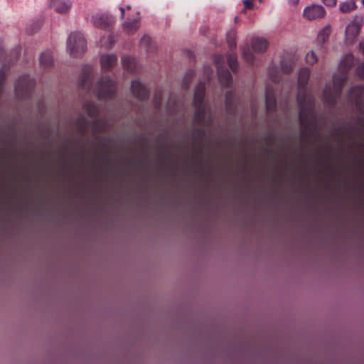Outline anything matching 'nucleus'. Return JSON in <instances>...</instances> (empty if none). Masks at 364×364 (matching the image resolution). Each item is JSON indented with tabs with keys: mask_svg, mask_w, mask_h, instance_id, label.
Returning <instances> with one entry per match:
<instances>
[{
	"mask_svg": "<svg viewBox=\"0 0 364 364\" xmlns=\"http://www.w3.org/2000/svg\"><path fill=\"white\" fill-rule=\"evenodd\" d=\"M309 76V68H304L300 70L298 78L297 102L299 107V121L305 129H311L315 125L314 98L306 87Z\"/></svg>",
	"mask_w": 364,
	"mask_h": 364,
	"instance_id": "obj_1",
	"label": "nucleus"
},
{
	"mask_svg": "<svg viewBox=\"0 0 364 364\" xmlns=\"http://www.w3.org/2000/svg\"><path fill=\"white\" fill-rule=\"evenodd\" d=\"M355 63V59L353 54H347L341 60L338 65V73L333 76L332 87L327 85L324 91L323 97L327 103L333 105L336 100L341 95L343 82L347 78V72Z\"/></svg>",
	"mask_w": 364,
	"mask_h": 364,
	"instance_id": "obj_2",
	"label": "nucleus"
},
{
	"mask_svg": "<svg viewBox=\"0 0 364 364\" xmlns=\"http://www.w3.org/2000/svg\"><path fill=\"white\" fill-rule=\"evenodd\" d=\"M205 87L202 82L199 83L194 93V106L196 109L195 122L202 125L208 126L212 120V114L209 107L204 103Z\"/></svg>",
	"mask_w": 364,
	"mask_h": 364,
	"instance_id": "obj_3",
	"label": "nucleus"
},
{
	"mask_svg": "<svg viewBox=\"0 0 364 364\" xmlns=\"http://www.w3.org/2000/svg\"><path fill=\"white\" fill-rule=\"evenodd\" d=\"M87 50V43L83 35L79 32L70 34L67 40V51L70 55L77 58L83 55Z\"/></svg>",
	"mask_w": 364,
	"mask_h": 364,
	"instance_id": "obj_4",
	"label": "nucleus"
},
{
	"mask_svg": "<svg viewBox=\"0 0 364 364\" xmlns=\"http://www.w3.org/2000/svg\"><path fill=\"white\" fill-rule=\"evenodd\" d=\"M97 92L100 99L112 98L115 92L114 82L108 76L102 77L98 82Z\"/></svg>",
	"mask_w": 364,
	"mask_h": 364,
	"instance_id": "obj_5",
	"label": "nucleus"
},
{
	"mask_svg": "<svg viewBox=\"0 0 364 364\" xmlns=\"http://www.w3.org/2000/svg\"><path fill=\"white\" fill-rule=\"evenodd\" d=\"M214 62L218 70V78L223 86L228 87L232 83V76L230 72L225 68V59L221 55L214 58Z\"/></svg>",
	"mask_w": 364,
	"mask_h": 364,
	"instance_id": "obj_6",
	"label": "nucleus"
},
{
	"mask_svg": "<svg viewBox=\"0 0 364 364\" xmlns=\"http://www.w3.org/2000/svg\"><path fill=\"white\" fill-rule=\"evenodd\" d=\"M35 82L28 75L21 77L15 85V90L18 97H26L34 87Z\"/></svg>",
	"mask_w": 364,
	"mask_h": 364,
	"instance_id": "obj_7",
	"label": "nucleus"
},
{
	"mask_svg": "<svg viewBox=\"0 0 364 364\" xmlns=\"http://www.w3.org/2000/svg\"><path fill=\"white\" fill-rule=\"evenodd\" d=\"M326 14L325 9L318 4H311L303 11V16L308 21H314L323 18Z\"/></svg>",
	"mask_w": 364,
	"mask_h": 364,
	"instance_id": "obj_8",
	"label": "nucleus"
},
{
	"mask_svg": "<svg viewBox=\"0 0 364 364\" xmlns=\"http://www.w3.org/2000/svg\"><path fill=\"white\" fill-rule=\"evenodd\" d=\"M360 29V24L355 20L347 25L345 31V43L346 45H352L356 41Z\"/></svg>",
	"mask_w": 364,
	"mask_h": 364,
	"instance_id": "obj_9",
	"label": "nucleus"
},
{
	"mask_svg": "<svg viewBox=\"0 0 364 364\" xmlns=\"http://www.w3.org/2000/svg\"><path fill=\"white\" fill-rule=\"evenodd\" d=\"M92 21L95 27L105 29L114 23V18L107 14H96Z\"/></svg>",
	"mask_w": 364,
	"mask_h": 364,
	"instance_id": "obj_10",
	"label": "nucleus"
},
{
	"mask_svg": "<svg viewBox=\"0 0 364 364\" xmlns=\"http://www.w3.org/2000/svg\"><path fill=\"white\" fill-rule=\"evenodd\" d=\"M50 6L58 14H66L72 6L70 0H50Z\"/></svg>",
	"mask_w": 364,
	"mask_h": 364,
	"instance_id": "obj_11",
	"label": "nucleus"
},
{
	"mask_svg": "<svg viewBox=\"0 0 364 364\" xmlns=\"http://www.w3.org/2000/svg\"><path fill=\"white\" fill-rule=\"evenodd\" d=\"M117 58L114 54L102 55L100 58V63L102 70L109 71L117 64Z\"/></svg>",
	"mask_w": 364,
	"mask_h": 364,
	"instance_id": "obj_12",
	"label": "nucleus"
},
{
	"mask_svg": "<svg viewBox=\"0 0 364 364\" xmlns=\"http://www.w3.org/2000/svg\"><path fill=\"white\" fill-rule=\"evenodd\" d=\"M251 45L253 50L258 53H264L269 46V42L262 37H255L251 41Z\"/></svg>",
	"mask_w": 364,
	"mask_h": 364,
	"instance_id": "obj_13",
	"label": "nucleus"
},
{
	"mask_svg": "<svg viewBox=\"0 0 364 364\" xmlns=\"http://www.w3.org/2000/svg\"><path fill=\"white\" fill-rule=\"evenodd\" d=\"M132 91L133 95L138 99L143 100L148 96V91L146 87L139 81H133L132 82Z\"/></svg>",
	"mask_w": 364,
	"mask_h": 364,
	"instance_id": "obj_14",
	"label": "nucleus"
},
{
	"mask_svg": "<svg viewBox=\"0 0 364 364\" xmlns=\"http://www.w3.org/2000/svg\"><path fill=\"white\" fill-rule=\"evenodd\" d=\"M140 27V18L128 20L123 23V30L127 34L134 33Z\"/></svg>",
	"mask_w": 364,
	"mask_h": 364,
	"instance_id": "obj_15",
	"label": "nucleus"
},
{
	"mask_svg": "<svg viewBox=\"0 0 364 364\" xmlns=\"http://www.w3.org/2000/svg\"><path fill=\"white\" fill-rule=\"evenodd\" d=\"M92 68L90 66H86L80 75L81 85L84 88H89L92 80Z\"/></svg>",
	"mask_w": 364,
	"mask_h": 364,
	"instance_id": "obj_16",
	"label": "nucleus"
},
{
	"mask_svg": "<svg viewBox=\"0 0 364 364\" xmlns=\"http://www.w3.org/2000/svg\"><path fill=\"white\" fill-rule=\"evenodd\" d=\"M331 33L330 26H326L321 29L318 34L316 42L321 49L323 48V45L328 41Z\"/></svg>",
	"mask_w": 364,
	"mask_h": 364,
	"instance_id": "obj_17",
	"label": "nucleus"
},
{
	"mask_svg": "<svg viewBox=\"0 0 364 364\" xmlns=\"http://www.w3.org/2000/svg\"><path fill=\"white\" fill-rule=\"evenodd\" d=\"M94 134L105 132L109 128V124L105 119L94 120L90 125Z\"/></svg>",
	"mask_w": 364,
	"mask_h": 364,
	"instance_id": "obj_18",
	"label": "nucleus"
},
{
	"mask_svg": "<svg viewBox=\"0 0 364 364\" xmlns=\"http://www.w3.org/2000/svg\"><path fill=\"white\" fill-rule=\"evenodd\" d=\"M40 65L43 68H48L53 64V58L50 51H45L40 55Z\"/></svg>",
	"mask_w": 364,
	"mask_h": 364,
	"instance_id": "obj_19",
	"label": "nucleus"
},
{
	"mask_svg": "<svg viewBox=\"0 0 364 364\" xmlns=\"http://www.w3.org/2000/svg\"><path fill=\"white\" fill-rule=\"evenodd\" d=\"M122 64L124 68L130 73L137 71L136 63L134 58L124 56L122 58Z\"/></svg>",
	"mask_w": 364,
	"mask_h": 364,
	"instance_id": "obj_20",
	"label": "nucleus"
},
{
	"mask_svg": "<svg viewBox=\"0 0 364 364\" xmlns=\"http://www.w3.org/2000/svg\"><path fill=\"white\" fill-rule=\"evenodd\" d=\"M356 0H349L340 4L339 9L343 13H349L356 9Z\"/></svg>",
	"mask_w": 364,
	"mask_h": 364,
	"instance_id": "obj_21",
	"label": "nucleus"
},
{
	"mask_svg": "<svg viewBox=\"0 0 364 364\" xmlns=\"http://www.w3.org/2000/svg\"><path fill=\"white\" fill-rule=\"evenodd\" d=\"M276 107V100L274 95L270 92L267 91L266 93V109L267 112L269 113Z\"/></svg>",
	"mask_w": 364,
	"mask_h": 364,
	"instance_id": "obj_22",
	"label": "nucleus"
},
{
	"mask_svg": "<svg viewBox=\"0 0 364 364\" xmlns=\"http://www.w3.org/2000/svg\"><path fill=\"white\" fill-rule=\"evenodd\" d=\"M236 31L232 29L227 33V41L229 48L232 50L236 48Z\"/></svg>",
	"mask_w": 364,
	"mask_h": 364,
	"instance_id": "obj_23",
	"label": "nucleus"
},
{
	"mask_svg": "<svg viewBox=\"0 0 364 364\" xmlns=\"http://www.w3.org/2000/svg\"><path fill=\"white\" fill-rule=\"evenodd\" d=\"M242 56L248 64H252L254 62L255 57L252 53L250 51L248 45L243 46L242 48Z\"/></svg>",
	"mask_w": 364,
	"mask_h": 364,
	"instance_id": "obj_24",
	"label": "nucleus"
},
{
	"mask_svg": "<svg viewBox=\"0 0 364 364\" xmlns=\"http://www.w3.org/2000/svg\"><path fill=\"white\" fill-rule=\"evenodd\" d=\"M84 109L86 113L90 117H95L97 112V107L92 102H87L84 105Z\"/></svg>",
	"mask_w": 364,
	"mask_h": 364,
	"instance_id": "obj_25",
	"label": "nucleus"
},
{
	"mask_svg": "<svg viewBox=\"0 0 364 364\" xmlns=\"http://www.w3.org/2000/svg\"><path fill=\"white\" fill-rule=\"evenodd\" d=\"M364 95V87L359 86L353 87L351 90L350 97L358 101Z\"/></svg>",
	"mask_w": 364,
	"mask_h": 364,
	"instance_id": "obj_26",
	"label": "nucleus"
},
{
	"mask_svg": "<svg viewBox=\"0 0 364 364\" xmlns=\"http://www.w3.org/2000/svg\"><path fill=\"white\" fill-rule=\"evenodd\" d=\"M318 61V58L314 51H309L306 55V62L309 65H314Z\"/></svg>",
	"mask_w": 364,
	"mask_h": 364,
	"instance_id": "obj_27",
	"label": "nucleus"
},
{
	"mask_svg": "<svg viewBox=\"0 0 364 364\" xmlns=\"http://www.w3.org/2000/svg\"><path fill=\"white\" fill-rule=\"evenodd\" d=\"M228 62L230 69L232 71H235L237 68V60L236 56L234 55H230L228 58Z\"/></svg>",
	"mask_w": 364,
	"mask_h": 364,
	"instance_id": "obj_28",
	"label": "nucleus"
},
{
	"mask_svg": "<svg viewBox=\"0 0 364 364\" xmlns=\"http://www.w3.org/2000/svg\"><path fill=\"white\" fill-rule=\"evenodd\" d=\"M151 43V38L149 36L144 35L140 40L139 45L141 48L148 50L149 46Z\"/></svg>",
	"mask_w": 364,
	"mask_h": 364,
	"instance_id": "obj_29",
	"label": "nucleus"
},
{
	"mask_svg": "<svg viewBox=\"0 0 364 364\" xmlns=\"http://www.w3.org/2000/svg\"><path fill=\"white\" fill-rule=\"evenodd\" d=\"M114 43L113 38L111 36L102 39L101 46L105 47V48H110Z\"/></svg>",
	"mask_w": 364,
	"mask_h": 364,
	"instance_id": "obj_30",
	"label": "nucleus"
},
{
	"mask_svg": "<svg viewBox=\"0 0 364 364\" xmlns=\"http://www.w3.org/2000/svg\"><path fill=\"white\" fill-rule=\"evenodd\" d=\"M232 101H233V95L232 92H227L226 93V97H225V103H226V106H227V108L228 109H231V107H232Z\"/></svg>",
	"mask_w": 364,
	"mask_h": 364,
	"instance_id": "obj_31",
	"label": "nucleus"
},
{
	"mask_svg": "<svg viewBox=\"0 0 364 364\" xmlns=\"http://www.w3.org/2000/svg\"><path fill=\"white\" fill-rule=\"evenodd\" d=\"M356 73L360 78L364 79V63L358 66Z\"/></svg>",
	"mask_w": 364,
	"mask_h": 364,
	"instance_id": "obj_32",
	"label": "nucleus"
},
{
	"mask_svg": "<svg viewBox=\"0 0 364 364\" xmlns=\"http://www.w3.org/2000/svg\"><path fill=\"white\" fill-rule=\"evenodd\" d=\"M255 0H245L244 4L246 9H251L254 7V2ZM259 3H262V0H258Z\"/></svg>",
	"mask_w": 364,
	"mask_h": 364,
	"instance_id": "obj_33",
	"label": "nucleus"
},
{
	"mask_svg": "<svg viewBox=\"0 0 364 364\" xmlns=\"http://www.w3.org/2000/svg\"><path fill=\"white\" fill-rule=\"evenodd\" d=\"M19 50H20V48H16L14 52H12L11 53V61H13L14 60H16L18 56V53H19Z\"/></svg>",
	"mask_w": 364,
	"mask_h": 364,
	"instance_id": "obj_34",
	"label": "nucleus"
},
{
	"mask_svg": "<svg viewBox=\"0 0 364 364\" xmlns=\"http://www.w3.org/2000/svg\"><path fill=\"white\" fill-rule=\"evenodd\" d=\"M328 6H335L336 5V0H321Z\"/></svg>",
	"mask_w": 364,
	"mask_h": 364,
	"instance_id": "obj_35",
	"label": "nucleus"
},
{
	"mask_svg": "<svg viewBox=\"0 0 364 364\" xmlns=\"http://www.w3.org/2000/svg\"><path fill=\"white\" fill-rule=\"evenodd\" d=\"M359 48L362 53L364 55V39H363L359 43Z\"/></svg>",
	"mask_w": 364,
	"mask_h": 364,
	"instance_id": "obj_36",
	"label": "nucleus"
},
{
	"mask_svg": "<svg viewBox=\"0 0 364 364\" xmlns=\"http://www.w3.org/2000/svg\"><path fill=\"white\" fill-rule=\"evenodd\" d=\"M160 100H161V95H159V101H158V96L156 95L155 100H154V103H155L156 107H159L160 105Z\"/></svg>",
	"mask_w": 364,
	"mask_h": 364,
	"instance_id": "obj_37",
	"label": "nucleus"
},
{
	"mask_svg": "<svg viewBox=\"0 0 364 364\" xmlns=\"http://www.w3.org/2000/svg\"><path fill=\"white\" fill-rule=\"evenodd\" d=\"M299 0H288V3L290 5L296 6L299 4Z\"/></svg>",
	"mask_w": 364,
	"mask_h": 364,
	"instance_id": "obj_38",
	"label": "nucleus"
},
{
	"mask_svg": "<svg viewBox=\"0 0 364 364\" xmlns=\"http://www.w3.org/2000/svg\"><path fill=\"white\" fill-rule=\"evenodd\" d=\"M283 70L285 72V73H289L291 70V65L289 66H286V67H283L282 68Z\"/></svg>",
	"mask_w": 364,
	"mask_h": 364,
	"instance_id": "obj_39",
	"label": "nucleus"
},
{
	"mask_svg": "<svg viewBox=\"0 0 364 364\" xmlns=\"http://www.w3.org/2000/svg\"><path fill=\"white\" fill-rule=\"evenodd\" d=\"M80 129L82 132H87L89 129V127L87 126L86 124H85V125H82Z\"/></svg>",
	"mask_w": 364,
	"mask_h": 364,
	"instance_id": "obj_40",
	"label": "nucleus"
},
{
	"mask_svg": "<svg viewBox=\"0 0 364 364\" xmlns=\"http://www.w3.org/2000/svg\"><path fill=\"white\" fill-rule=\"evenodd\" d=\"M39 28V25L38 24H36V27L34 29H29L28 31L32 33H34L36 30H38Z\"/></svg>",
	"mask_w": 364,
	"mask_h": 364,
	"instance_id": "obj_41",
	"label": "nucleus"
},
{
	"mask_svg": "<svg viewBox=\"0 0 364 364\" xmlns=\"http://www.w3.org/2000/svg\"><path fill=\"white\" fill-rule=\"evenodd\" d=\"M119 10L121 11V18H123L124 16V9L122 7H120Z\"/></svg>",
	"mask_w": 364,
	"mask_h": 364,
	"instance_id": "obj_42",
	"label": "nucleus"
},
{
	"mask_svg": "<svg viewBox=\"0 0 364 364\" xmlns=\"http://www.w3.org/2000/svg\"><path fill=\"white\" fill-rule=\"evenodd\" d=\"M167 107L169 109H171V102H169L167 105Z\"/></svg>",
	"mask_w": 364,
	"mask_h": 364,
	"instance_id": "obj_43",
	"label": "nucleus"
},
{
	"mask_svg": "<svg viewBox=\"0 0 364 364\" xmlns=\"http://www.w3.org/2000/svg\"><path fill=\"white\" fill-rule=\"evenodd\" d=\"M209 71H210V73H212V70H211V68H208L207 72H209Z\"/></svg>",
	"mask_w": 364,
	"mask_h": 364,
	"instance_id": "obj_44",
	"label": "nucleus"
},
{
	"mask_svg": "<svg viewBox=\"0 0 364 364\" xmlns=\"http://www.w3.org/2000/svg\"><path fill=\"white\" fill-rule=\"evenodd\" d=\"M361 3L364 5V0H360Z\"/></svg>",
	"mask_w": 364,
	"mask_h": 364,
	"instance_id": "obj_45",
	"label": "nucleus"
},
{
	"mask_svg": "<svg viewBox=\"0 0 364 364\" xmlns=\"http://www.w3.org/2000/svg\"><path fill=\"white\" fill-rule=\"evenodd\" d=\"M130 8L131 7L129 6H127V9H130Z\"/></svg>",
	"mask_w": 364,
	"mask_h": 364,
	"instance_id": "obj_46",
	"label": "nucleus"
}]
</instances>
